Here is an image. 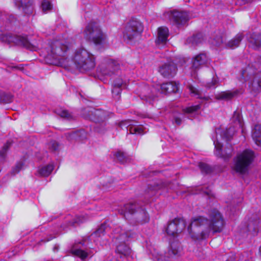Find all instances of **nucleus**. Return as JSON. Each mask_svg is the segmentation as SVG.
<instances>
[{
	"mask_svg": "<svg viewBox=\"0 0 261 261\" xmlns=\"http://www.w3.org/2000/svg\"><path fill=\"white\" fill-rule=\"evenodd\" d=\"M209 219L203 217H196L192 219L188 227L191 237L194 240H204L210 233L220 232L224 225V221L220 213L216 210L209 212Z\"/></svg>",
	"mask_w": 261,
	"mask_h": 261,
	"instance_id": "1",
	"label": "nucleus"
},
{
	"mask_svg": "<svg viewBox=\"0 0 261 261\" xmlns=\"http://www.w3.org/2000/svg\"><path fill=\"white\" fill-rule=\"evenodd\" d=\"M135 236L136 234L134 232L125 231L120 227L116 228L113 230L111 237L116 245V252L120 255V259L114 258L112 261H130L132 250L126 242Z\"/></svg>",
	"mask_w": 261,
	"mask_h": 261,
	"instance_id": "2",
	"label": "nucleus"
},
{
	"mask_svg": "<svg viewBox=\"0 0 261 261\" xmlns=\"http://www.w3.org/2000/svg\"><path fill=\"white\" fill-rule=\"evenodd\" d=\"M107 229L108 228L106 224H101L90 237H85L81 241L75 243L70 249L71 253L73 255L79 257L82 260L90 255L91 256V252L88 250V249L92 248L90 243L92 241L94 242L98 241L99 238L105 234Z\"/></svg>",
	"mask_w": 261,
	"mask_h": 261,
	"instance_id": "3",
	"label": "nucleus"
},
{
	"mask_svg": "<svg viewBox=\"0 0 261 261\" xmlns=\"http://www.w3.org/2000/svg\"><path fill=\"white\" fill-rule=\"evenodd\" d=\"M71 47L68 41L57 40L52 43L50 53L48 55V58L54 60L50 63L61 66L68 65L66 56Z\"/></svg>",
	"mask_w": 261,
	"mask_h": 261,
	"instance_id": "4",
	"label": "nucleus"
},
{
	"mask_svg": "<svg viewBox=\"0 0 261 261\" xmlns=\"http://www.w3.org/2000/svg\"><path fill=\"white\" fill-rule=\"evenodd\" d=\"M236 130L234 127H230L226 129L218 128L216 129V138L212 137V139L215 145V154L219 158L225 160L228 159L231 157L232 152L231 146L226 150L222 149V145L219 141L221 138L225 139L226 141L229 140L234 135Z\"/></svg>",
	"mask_w": 261,
	"mask_h": 261,
	"instance_id": "5",
	"label": "nucleus"
},
{
	"mask_svg": "<svg viewBox=\"0 0 261 261\" xmlns=\"http://www.w3.org/2000/svg\"><path fill=\"white\" fill-rule=\"evenodd\" d=\"M179 90L178 85L175 82H168L159 86L157 88L144 87L141 91L140 97L149 103L153 101L160 93L177 92Z\"/></svg>",
	"mask_w": 261,
	"mask_h": 261,
	"instance_id": "6",
	"label": "nucleus"
},
{
	"mask_svg": "<svg viewBox=\"0 0 261 261\" xmlns=\"http://www.w3.org/2000/svg\"><path fill=\"white\" fill-rule=\"evenodd\" d=\"M241 75L252 91L256 92L261 89V70L258 63L255 62L248 65L242 70Z\"/></svg>",
	"mask_w": 261,
	"mask_h": 261,
	"instance_id": "7",
	"label": "nucleus"
},
{
	"mask_svg": "<svg viewBox=\"0 0 261 261\" xmlns=\"http://www.w3.org/2000/svg\"><path fill=\"white\" fill-rule=\"evenodd\" d=\"M254 158V152L250 149H245L238 153L233 160L232 170L241 174H246Z\"/></svg>",
	"mask_w": 261,
	"mask_h": 261,
	"instance_id": "8",
	"label": "nucleus"
},
{
	"mask_svg": "<svg viewBox=\"0 0 261 261\" xmlns=\"http://www.w3.org/2000/svg\"><path fill=\"white\" fill-rule=\"evenodd\" d=\"M72 60L77 68L84 70L92 69L95 66L94 57L83 47L75 50Z\"/></svg>",
	"mask_w": 261,
	"mask_h": 261,
	"instance_id": "9",
	"label": "nucleus"
},
{
	"mask_svg": "<svg viewBox=\"0 0 261 261\" xmlns=\"http://www.w3.org/2000/svg\"><path fill=\"white\" fill-rule=\"evenodd\" d=\"M122 211L124 212H122V214L126 219H133L140 223L147 222L149 220V216L145 210L137 203L125 204Z\"/></svg>",
	"mask_w": 261,
	"mask_h": 261,
	"instance_id": "10",
	"label": "nucleus"
},
{
	"mask_svg": "<svg viewBox=\"0 0 261 261\" xmlns=\"http://www.w3.org/2000/svg\"><path fill=\"white\" fill-rule=\"evenodd\" d=\"M120 65L119 63L111 59H106L97 69L98 76L101 80L103 77H110L113 74H118Z\"/></svg>",
	"mask_w": 261,
	"mask_h": 261,
	"instance_id": "11",
	"label": "nucleus"
},
{
	"mask_svg": "<svg viewBox=\"0 0 261 261\" xmlns=\"http://www.w3.org/2000/svg\"><path fill=\"white\" fill-rule=\"evenodd\" d=\"M84 35L86 39L93 42L96 45L101 44L106 38L99 26L94 22H90L87 25Z\"/></svg>",
	"mask_w": 261,
	"mask_h": 261,
	"instance_id": "12",
	"label": "nucleus"
},
{
	"mask_svg": "<svg viewBox=\"0 0 261 261\" xmlns=\"http://www.w3.org/2000/svg\"><path fill=\"white\" fill-rule=\"evenodd\" d=\"M143 30L142 23L136 19H131L126 24L123 32L124 39L129 41L139 36Z\"/></svg>",
	"mask_w": 261,
	"mask_h": 261,
	"instance_id": "13",
	"label": "nucleus"
},
{
	"mask_svg": "<svg viewBox=\"0 0 261 261\" xmlns=\"http://www.w3.org/2000/svg\"><path fill=\"white\" fill-rule=\"evenodd\" d=\"M181 246L180 243L178 241H173L170 244V248L168 251V254L170 257H166L162 254L159 253L155 249L151 252L153 259L155 261H172L169 260L173 258L176 255H179L181 251Z\"/></svg>",
	"mask_w": 261,
	"mask_h": 261,
	"instance_id": "14",
	"label": "nucleus"
},
{
	"mask_svg": "<svg viewBox=\"0 0 261 261\" xmlns=\"http://www.w3.org/2000/svg\"><path fill=\"white\" fill-rule=\"evenodd\" d=\"M3 40L9 43H14L18 45H22L30 50L36 49V47L32 45L25 37L8 34L3 36Z\"/></svg>",
	"mask_w": 261,
	"mask_h": 261,
	"instance_id": "15",
	"label": "nucleus"
},
{
	"mask_svg": "<svg viewBox=\"0 0 261 261\" xmlns=\"http://www.w3.org/2000/svg\"><path fill=\"white\" fill-rule=\"evenodd\" d=\"M186 227V222L183 219L175 218L168 223L166 232L169 236L175 237L180 233Z\"/></svg>",
	"mask_w": 261,
	"mask_h": 261,
	"instance_id": "16",
	"label": "nucleus"
},
{
	"mask_svg": "<svg viewBox=\"0 0 261 261\" xmlns=\"http://www.w3.org/2000/svg\"><path fill=\"white\" fill-rule=\"evenodd\" d=\"M108 117L107 113L102 110H95L92 114L91 119H92L96 123H99V125H101L103 127L106 125L105 121L107 120ZM96 130L99 133H102L105 129L103 128H100L99 124H97L95 127Z\"/></svg>",
	"mask_w": 261,
	"mask_h": 261,
	"instance_id": "17",
	"label": "nucleus"
},
{
	"mask_svg": "<svg viewBox=\"0 0 261 261\" xmlns=\"http://www.w3.org/2000/svg\"><path fill=\"white\" fill-rule=\"evenodd\" d=\"M208 61L206 55L200 53L196 55L192 60V66L191 67V75L195 76L197 70L205 65Z\"/></svg>",
	"mask_w": 261,
	"mask_h": 261,
	"instance_id": "18",
	"label": "nucleus"
},
{
	"mask_svg": "<svg viewBox=\"0 0 261 261\" xmlns=\"http://www.w3.org/2000/svg\"><path fill=\"white\" fill-rule=\"evenodd\" d=\"M177 71V68L173 63H165L159 67V72L164 77L170 78L174 76Z\"/></svg>",
	"mask_w": 261,
	"mask_h": 261,
	"instance_id": "19",
	"label": "nucleus"
},
{
	"mask_svg": "<svg viewBox=\"0 0 261 261\" xmlns=\"http://www.w3.org/2000/svg\"><path fill=\"white\" fill-rule=\"evenodd\" d=\"M169 30L167 28L162 27L158 29V37L155 43L159 47L164 46L167 41Z\"/></svg>",
	"mask_w": 261,
	"mask_h": 261,
	"instance_id": "20",
	"label": "nucleus"
},
{
	"mask_svg": "<svg viewBox=\"0 0 261 261\" xmlns=\"http://www.w3.org/2000/svg\"><path fill=\"white\" fill-rule=\"evenodd\" d=\"M33 0H15V4L19 8H22L23 12L27 14H30L32 13Z\"/></svg>",
	"mask_w": 261,
	"mask_h": 261,
	"instance_id": "21",
	"label": "nucleus"
},
{
	"mask_svg": "<svg viewBox=\"0 0 261 261\" xmlns=\"http://www.w3.org/2000/svg\"><path fill=\"white\" fill-rule=\"evenodd\" d=\"M170 18L177 24H182L188 19V15L186 12L174 11L171 13Z\"/></svg>",
	"mask_w": 261,
	"mask_h": 261,
	"instance_id": "22",
	"label": "nucleus"
},
{
	"mask_svg": "<svg viewBox=\"0 0 261 261\" xmlns=\"http://www.w3.org/2000/svg\"><path fill=\"white\" fill-rule=\"evenodd\" d=\"M238 93V90L223 91L216 94L215 98L217 100H228L236 96Z\"/></svg>",
	"mask_w": 261,
	"mask_h": 261,
	"instance_id": "23",
	"label": "nucleus"
},
{
	"mask_svg": "<svg viewBox=\"0 0 261 261\" xmlns=\"http://www.w3.org/2000/svg\"><path fill=\"white\" fill-rule=\"evenodd\" d=\"M252 137L255 143L261 147V124H256L254 126L252 132Z\"/></svg>",
	"mask_w": 261,
	"mask_h": 261,
	"instance_id": "24",
	"label": "nucleus"
},
{
	"mask_svg": "<svg viewBox=\"0 0 261 261\" xmlns=\"http://www.w3.org/2000/svg\"><path fill=\"white\" fill-rule=\"evenodd\" d=\"M250 45L254 49L261 47V34L253 33L249 38Z\"/></svg>",
	"mask_w": 261,
	"mask_h": 261,
	"instance_id": "25",
	"label": "nucleus"
},
{
	"mask_svg": "<svg viewBox=\"0 0 261 261\" xmlns=\"http://www.w3.org/2000/svg\"><path fill=\"white\" fill-rule=\"evenodd\" d=\"M187 87V89L189 90V92L192 96H195L197 98L203 99L206 100H208L209 99L208 97L203 96L201 92L196 88L194 87L192 84H188Z\"/></svg>",
	"mask_w": 261,
	"mask_h": 261,
	"instance_id": "26",
	"label": "nucleus"
},
{
	"mask_svg": "<svg viewBox=\"0 0 261 261\" xmlns=\"http://www.w3.org/2000/svg\"><path fill=\"white\" fill-rule=\"evenodd\" d=\"M243 38V34L239 33L233 39L227 42V46L232 49L236 48L239 46L240 43Z\"/></svg>",
	"mask_w": 261,
	"mask_h": 261,
	"instance_id": "27",
	"label": "nucleus"
},
{
	"mask_svg": "<svg viewBox=\"0 0 261 261\" xmlns=\"http://www.w3.org/2000/svg\"><path fill=\"white\" fill-rule=\"evenodd\" d=\"M54 166L51 164L41 167L38 169V174L41 176H48L53 171Z\"/></svg>",
	"mask_w": 261,
	"mask_h": 261,
	"instance_id": "28",
	"label": "nucleus"
},
{
	"mask_svg": "<svg viewBox=\"0 0 261 261\" xmlns=\"http://www.w3.org/2000/svg\"><path fill=\"white\" fill-rule=\"evenodd\" d=\"M200 109V105L192 106L186 108L183 111L185 114H189L191 116H195L198 114V111Z\"/></svg>",
	"mask_w": 261,
	"mask_h": 261,
	"instance_id": "29",
	"label": "nucleus"
},
{
	"mask_svg": "<svg viewBox=\"0 0 261 261\" xmlns=\"http://www.w3.org/2000/svg\"><path fill=\"white\" fill-rule=\"evenodd\" d=\"M202 34L199 33L189 38L187 40V42L188 43H191L192 45H196L202 42Z\"/></svg>",
	"mask_w": 261,
	"mask_h": 261,
	"instance_id": "30",
	"label": "nucleus"
},
{
	"mask_svg": "<svg viewBox=\"0 0 261 261\" xmlns=\"http://www.w3.org/2000/svg\"><path fill=\"white\" fill-rule=\"evenodd\" d=\"M128 130L132 134L143 135L146 133L144 127L141 125L129 126Z\"/></svg>",
	"mask_w": 261,
	"mask_h": 261,
	"instance_id": "31",
	"label": "nucleus"
},
{
	"mask_svg": "<svg viewBox=\"0 0 261 261\" xmlns=\"http://www.w3.org/2000/svg\"><path fill=\"white\" fill-rule=\"evenodd\" d=\"M10 144L7 142L5 144L1 150H0V163L3 162L6 158L7 152L9 148Z\"/></svg>",
	"mask_w": 261,
	"mask_h": 261,
	"instance_id": "32",
	"label": "nucleus"
},
{
	"mask_svg": "<svg viewBox=\"0 0 261 261\" xmlns=\"http://www.w3.org/2000/svg\"><path fill=\"white\" fill-rule=\"evenodd\" d=\"M41 8L44 13H47L52 9V5L48 0H43L41 3Z\"/></svg>",
	"mask_w": 261,
	"mask_h": 261,
	"instance_id": "33",
	"label": "nucleus"
},
{
	"mask_svg": "<svg viewBox=\"0 0 261 261\" xmlns=\"http://www.w3.org/2000/svg\"><path fill=\"white\" fill-rule=\"evenodd\" d=\"M70 216H68L67 220L68 222V225H73L75 223H80L84 221V217L82 216H78L72 221L70 220Z\"/></svg>",
	"mask_w": 261,
	"mask_h": 261,
	"instance_id": "34",
	"label": "nucleus"
},
{
	"mask_svg": "<svg viewBox=\"0 0 261 261\" xmlns=\"http://www.w3.org/2000/svg\"><path fill=\"white\" fill-rule=\"evenodd\" d=\"M116 156L118 160L121 163H124L127 162L128 159L126 156L125 154L123 152L119 151L117 152Z\"/></svg>",
	"mask_w": 261,
	"mask_h": 261,
	"instance_id": "35",
	"label": "nucleus"
},
{
	"mask_svg": "<svg viewBox=\"0 0 261 261\" xmlns=\"http://www.w3.org/2000/svg\"><path fill=\"white\" fill-rule=\"evenodd\" d=\"M48 148L52 152H56L59 150V145L57 142L53 141L48 144Z\"/></svg>",
	"mask_w": 261,
	"mask_h": 261,
	"instance_id": "36",
	"label": "nucleus"
},
{
	"mask_svg": "<svg viewBox=\"0 0 261 261\" xmlns=\"http://www.w3.org/2000/svg\"><path fill=\"white\" fill-rule=\"evenodd\" d=\"M233 119L236 121V123L237 127L239 128H242L243 127L241 118L239 113H237L236 112L234 113Z\"/></svg>",
	"mask_w": 261,
	"mask_h": 261,
	"instance_id": "37",
	"label": "nucleus"
},
{
	"mask_svg": "<svg viewBox=\"0 0 261 261\" xmlns=\"http://www.w3.org/2000/svg\"><path fill=\"white\" fill-rule=\"evenodd\" d=\"M199 167L201 171L203 173H208L211 171V169L210 166L203 163H200L199 164Z\"/></svg>",
	"mask_w": 261,
	"mask_h": 261,
	"instance_id": "38",
	"label": "nucleus"
},
{
	"mask_svg": "<svg viewBox=\"0 0 261 261\" xmlns=\"http://www.w3.org/2000/svg\"><path fill=\"white\" fill-rule=\"evenodd\" d=\"M121 88L115 87L114 86L112 89V93L113 94L114 97L116 100H119L120 98V94L121 93Z\"/></svg>",
	"mask_w": 261,
	"mask_h": 261,
	"instance_id": "39",
	"label": "nucleus"
},
{
	"mask_svg": "<svg viewBox=\"0 0 261 261\" xmlns=\"http://www.w3.org/2000/svg\"><path fill=\"white\" fill-rule=\"evenodd\" d=\"M58 114L61 117L69 119L71 117L70 113L66 110H60L58 112Z\"/></svg>",
	"mask_w": 261,
	"mask_h": 261,
	"instance_id": "40",
	"label": "nucleus"
},
{
	"mask_svg": "<svg viewBox=\"0 0 261 261\" xmlns=\"http://www.w3.org/2000/svg\"><path fill=\"white\" fill-rule=\"evenodd\" d=\"M222 42L223 39L222 37L218 36L216 38H215L212 43L216 46H219Z\"/></svg>",
	"mask_w": 261,
	"mask_h": 261,
	"instance_id": "41",
	"label": "nucleus"
},
{
	"mask_svg": "<svg viewBox=\"0 0 261 261\" xmlns=\"http://www.w3.org/2000/svg\"><path fill=\"white\" fill-rule=\"evenodd\" d=\"M123 85V83L122 80L118 79L116 80L114 82V86L115 87H118L121 88V87Z\"/></svg>",
	"mask_w": 261,
	"mask_h": 261,
	"instance_id": "42",
	"label": "nucleus"
},
{
	"mask_svg": "<svg viewBox=\"0 0 261 261\" xmlns=\"http://www.w3.org/2000/svg\"><path fill=\"white\" fill-rule=\"evenodd\" d=\"M217 80L216 78H214L213 79L212 82L210 83H208L206 86L208 88L215 87V86L217 84Z\"/></svg>",
	"mask_w": 261,
	"mask_h": 261,
	"instance_id": "43",
	"label": "nucleus"
},
{
	"mask_svg": "<svg viewBox=\"0 0 261 261\" xmlns=\"http://www.w3.org/2000/svg\"><path fill=\"white\" fill-rule=\"evenodd\" d=\"M21 167V165L20 164H18L15 168L13 170L12 172L14 174L19 172Z\"/></svg>",
	"mask_w": 261,
	"mask_h": 261,
	"instance_id": "44",
	"label": "nucleus"
},
{
	"mask_svg": "<svg viewBox=\"0 0 261 261\" xmlns=\"http://www.w3.org/2000/svg\"><path fill=\"white\" fill-rule=\"evenodd\" d=\"M211 191L207 189H206L205 190H202V191L200 192V193H203L208 196L211 195Z\"/></svg>",
	"mask_w": 261,
	"mask_h": 261,
	"instance_id": "45",
	"label": "nucleus"
},
{
	"mask_svg": "<svg viewBox=\"0 0 261 261\" xmlns=\"http://www.w3.org/2000/svg\"><path fill=\"white\" fill-rule=\"evenodd\" d=\"M175 122L177 125H180L181 123V120L180 118L178 117H175Z\"/></svg>",
	"mask_w": 261,
	"mask_h": 261,
	"instance_id": "46",
	"label": "nucleus"
},
{
	"mask_svg": "<svg viewBox=\"0 0 261 261\" xmlns=\"http://www.w3.org/2000/svg\"><path fill=\"white\" fill-rule=\"evenodd\" d=\"M242 1L243 3H249L251 1H252L253 0H242Z\"/></svg>",
	"mask_w": 261,
	"mask_h": 261,
	"instance_id": "47",
	"label": "nucleus"
},
{
	"mask_svg": "<svg viewBox=\"0 0 261 261\" xmlns=\"http://www.w3.org/2000/svg\"><path fill=\"white\" fill-rule=\"evenodd\" d=\"M259 255L260 257H261V246L259 247Z\"/></svg>",
	"mask_w": 261,
	"mask_h": 261,
	"instance_id": "48",
	"label": "nucleus"
},
{
	"mask_svg": "<svg viewBox=\"0 0 261 261\" xmlns=\"http://www.w3.org/2000/svg\"><path fill=\"white\" fill-rule=\"evenodd\" d=\"M81 134H84V133H85V132H84V131H83V130H82V131H81Z\"/></svg>",
	"mask_w": 261,
	"mask_h": 261,
	"instance_id": "49",
	"label": "nucleus"
}]
</instances>
